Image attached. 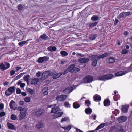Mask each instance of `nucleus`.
<instances>
[{
  "label": "nucleus",
  "mask_w": 132,
  "mask_h": 132,
  "mask_svg": "<svg viewBox=\"0 0 132 132\" xmlns=\"http://www.w3.org/2000/svg\"><path fill=\"white\" fill-rule=\"evenodd\" d=\"M11 119L13 120H15L17 118L16 116L14 114H12L11 116Z\"/></svg>",
  "instance_id": "47"
},
{
  "label": "nucleus",
  "mask_w": 132,
  "mask_h": 132,
  "mask_svg": "<svg viewBox=\"0 0 132 132\" xmlns=\"http://www.w3.org/2000/svg\"><path fill=\"white\" fill-rule=\"evenodd\" d=\"M21 91L20 89L19 88H17L16 89V93L17 94H20L21 93Z\"/></svg>",
  "instance_id": "53"
},
{
  "label": "nucleus",
  "mask_w": 132,
  "mask_h": 132,
  "mask_svg": "<svg viewBox=\"0 0 132 132\" xmlns=\"http://www.w3.org/2000/svg\"><path fill=\"white\" fill-rule=\"evenodd\" d=\"M4 105L3 103H0V110H1L4 109Z\"/></svg>",
  "instance_id": "52"
},
{
  "label": "nucleus",
  "mask_w": 132,
  "mask_h": 132,
  "mask_svg": "<svg viewBox=\"0 0 132 132\" xmlns=\"http://www.w3.org/2000/svg\"><path fill=\"white\" fill-rule=\"evenodd\" d=\"M130 12H123L119 15L118 18L120 19L122 17H126L130 14Z\"/></svg>",
  "instance_id": "9"
},
{
  "label": "nucleus",
  "mask_w": 132,
  "mask_h": 132,
  "mask_svg": "<svg viewBox=\"0 0 132 132\" xmlns=\"http://www.w3.org/2000/svg\"><path fill=\"white\" fill-rule=\"evenodd\" d=\"M127 119V118L126 117L121 116L118 119V120L119 123H123L125 122Z\"/></svg>",
  "instance_id": "13"
},
{
  "label": "nucleus",
  "mask_w": 132,
  "mask_h": 132,
  "mask_svg": "<svg viewBox=\"0 0 132 132\" xmlns=\"http://www.w3.org/2000/svg\"><path fill=\"white\" fill-rule=\"evenodd\" d=\"M47 37H48L46 34H44L40 36V38L44 40H46L47 39Z\"/></svg>",
  "instance_id": "37"
},
{
  "label": "nucleus",
  "mask_w": 132,
  "mask_h": 132,
  "mask_svg": "<svg viewBox=\"0 0 132 132\" xmlns=\"http://www.w3.org/2000/svg\"><path fill=\"white\" fill-rule=\"evenodd\" d=\"M75 65L74 64L71 65L67 69L68 70L69 72H70L72 73V71L73 70L74 67H75Z\"/></svg>",
  "instance_id": "36"
},
{
  "label": "nucleus",
  "mask_w": 132,
  "mask_h": 132,
  "mask_svg": "<svg viewBox=\"0 0 132 132\" xmlns=\"http://www.w3.org/2000/svg\"><path fill=\"white\" fill-rule=\"evenodd\" d=\"M99 19V18L96 15H93L91 18V20L93 21H96L97 20Z\"/></svg>",
  "instance_id": "34"
},
{
  "label": "nucleus",
  "mask_w": 132,
  "mask_h": 132,
  "mask_svg": "<svg viewBox=\"0 0 132 132\" xmlns=\"http://www.w3.org/2000/svg\"><path fill=\"white\" fill-rule=\"evenodd\" d=\"M90 59L93 60H98L99 59V56L96 55H93L90 57Z\"/></svg>",
  "instance_id": "24"
},
{
  "label": "nucleus",
  "mask_w": 132,
  "mask_h": 132,
  "mask_svg": "<svg viewBox=\"0 0 132 132\" xmlns=\"http://www.w3.org/2000/svg\"><path fill=\"white\" fill-rule=\"evenodd\" d=\"M25 85V84L24 83H22L20 85V87L21 88H23Z\"/></svg>",
  "instance_id": "63"
},
{
  "label": "nucleus",
  "mask_w": 132,
  "mask_h": 132,
  "mask_svg": "<svg viewBox=\"0 0 132 132\" xmlns=\"http://www.w3.org/2000/svg\"><path fill=\"white\" fill-rule=\"evenodd\" d=\"M22 73H21L20 74H19V75L17 76L15 78L16 79H19L20 78H21V77L22 76Z\"/></svg>",
  "instance_id": "51"
},
{
  "label": "nucleus",
  "mask_w": 132,
  "mask_h": 132,
  "mask_svg": "<svg viewBox=\"0 0 132 132\" xmlns=\"http://www.w3.org/2000/svg\"><path fill=\"white\" fill-rule=\"evenodd\" d=\"M97 35L95 34H92L89 36V38L91 40H94L96 37Z\"/></svg>",
  "instance_id": "30"
},
{
  "label": "nucleus",
  "mask_w": 132,
  "mask_h": 132,
  "mask_svg": "<svg viewBox=\"0 0 132 132\" xmlns=\"http://www.w3.org/2000/svg\"><path fill=\"white\" fill-rule=\"evenodd\" d=\"M93 80V77L91 76H88L85 77L83 79L84 83H88L92 81Z\"/></svg>",
  "instance_id": "6"
},
{
  "label": "nucleus",
  "mask_w": 132,
  "mask_h": 132,
  "mask_svg": "<svg viewBox=\"0 0 132 132\" xmlns=\"http://www.w3.org/2000/svg\"><path fill=\"white\" fill-rule=\"evenodd\" d=\"M18 9L20 10H21L23 9V7L21 4H19L18 6Z\"/></svg>",
  "instance_id": "54"
},
{
  "label": "nucleus",
  "mask_w": 132,
  "mask_h": 132,
  "mask_svg": "<svg viewBox=\"0 0 132 132\" xmlns=\"http://www.w3.org/2000/svg\"><path fill=\"white\" fill-rule=\"evenodd\" d=\"M29 41V40H28L26 41H22L18 43V44L19 46H22L24 44H25L27 41Z\"/></svg>",
  "instance_id": "41"
},
{
  "label": "nucleus",
  "mask_w": 132,
  "mask_h": 132,
  "mask_svg": "<svg viewBox=\"0 0 132 132\" xmlns=\"http://www.w3.org/2000/svg\"><path fill=\"white\" fill-rule=\"evenodd\" d=\"M27 110L26 108L21 111L19 114V120H21L23 119L26 116L27 113Z\"/></svg>",
  "instance_id": "3"
},
{
  "label": "nucleus",
  "mask_w": 132,
  "mask_h": 132,
  "mask_svg": "<svg viewBox=\"0 0 132 132\" xmlns=\"http://www.w3.org/2000/svg\"><path fill=\"white\" fill-rule=\"evenodd\" d=\"M114 130H115V127H113L109 130V132H112Z\"/></svg>",
  "instance_id": "61"
},
{
  "label": "nucleus",
  "mask_w": 132,
  "mask_h": 132,
  "mask_svg": "<svg viewBox=\"0 0 132 132\" xmlns=\"http://www.w3.org/2000/svg\"><path fill=\"white\" fill-rule=\"evenodd\" d=\"M119 110H115V111H113L112 112V113H115V115L116 116L117 114H118L119 113Z\"/></svg>",
  "instance_id": "56"
},
{
  "label": "nucleus",
  "mask_w": 132,
  "mask_h": 132,
  "mask_svg": "<svg viewBox=\"0 0 132 132\" xmlns=\"http://www.w3.org/2000/svg\"><path fill=\"white\" fill-rule=\"evenodd\" d=\"M128 51L124 49L122 50V53L123 54H125L128 52Z\"/></svg>",
  "instance_id": "58"
},
{
  "label": "nucleus",
  "mask_w": 132,
  "mask_h": 132,
  "mask_svg": "<svg viewBox=\"0 0 132 132\" xmlns=\"http://www.w3.org/2000/svg\"><path fill=\"white\" fill-rule=\"evenodd\" d=\"M47 50L50 51H55L57 48L55 46H51L47 48Z\"/></svg>",
  "instance_id": "26"
},
{
  "label": "nucleus",
  "mask_w": 132,
  "mask_h": 132,
  "mask_svg": "<svg viewBox=\"0 0 132 132\" xmlns=\"http://www.w3.org/2000/svg\"><path fill=\"white\" fill-rule=\"evenodd\" d=\"M67 97V95H62L57 96L56 99L58 101H63L65 100Z\"/></svg>",
  "instance_id": "7"
},
{
  "label": "nucleus",
  "mask_w": 132,
  "mask_h": 132,
  "mask_svg": "<svg viewBox=\"0 0 132 132\" xmlns=\"http://www.w3.org/2000/svg\"><path fill=\"white\" fill-rule=\"evenodd\" d=\"M69 119V118L68 117H66L65 118H62L61 119V122H62L64 121H67Z\"/></svg>",
  "instance_id": "43"
},
{
  "label": "nucleus",
  "mask_w": 132,
  "mask_h": 132,
  "mask_svg": "<svg viewBox=\"0 0 132 132\" xmlns=\"http://www.w3.org/2000/svg\"><path fill=\"white\" fill-rule=\"evenodd\" d=\"M21 95L24 96H25L27 95V94L26 93L24 92H21Z\"/></svg>",
  "instance_id": "64"
},
{
  "label": "nucleus",
  "mask_w": 132,
  "mask_h": 132,
  "mask_svg": "<svg viewBox=\"0 0 132 132\" xmlns=\"http://www.w3.org/2000/svg\"><path fill=\"white\" fill-rule=\"evenodd\" d=\"M5 113L4 112H2L0 113V117H2L5 115Z\"/></svg>",
  "instance_id": "60"
},
{
  "label": "nucleus",
  "mask_w": 132,
  "mask_h": 132,
  "mask_svg": "<svg viewBox=\"0 0 132 132\" xmlns=\"http://www.w3.org/2000/svg\"><path fill=\"white\" fill-rule=\"evenodd\" d=\"M44 126V124L41 121H40L36 124V127L38 129L43 128Z\"/></svg>",
  "instance_id": "14"
},
{
  "label": "nucleus",
  "mask_w": 132,
  "mask_h": 132,
  "mask_svg": "<svg viewBox=\"0 0 132 132\" xmlns=\"http://www.w3.org/2000/svg\"><path fill=\"white\" fill-rule=\"evenodd\" d=\"M85 113L87 114H90L92 112V109L90 108H86L85 110Z\"/></svg>",
  "instance_id": "28"
},
{
  "label": "nucleus",
  "mask_w": 132,
  "mask_h": 132,
  "mask_svg": "<svg viewBox=\"0 0 132 132\" xmlns=\"http://www.w3.org/2000/svg\"><path fill=\"white\" fill-rule=\"evenodd\" d=\"M30 78V76L29 75H27L23 77V79L24 80L28 83L29 81Z\"/></svg>",
  "instance_id": "29"
},
{
  "label": "nucleus",
  "mask_w": 132,
  "mask_h": 132,
  "mask_svg": "<svg viewBox=\"0 0 132 132\" xmlns=\"http://www.w3.org/2000/svg\"><path fill=\"white\" fill-rule=\"evenodd\" d=\"M60 54L62 56H65L68 55V53L65 51H61L60 52Z\"/></svg>",
  "instance_id": "38"
},
{
  "label": "nucleus",
  "mask_w": 132,
  "mask_h": 132,
  "mask_svg": "<svg viewBox=\"0 0 132 132\" xmlns=\"http://www.w3.org/2000/svg\"><path fill=\"white\" fill-rule=\"evenodd\" d=\"M7 126L9 129L10 130H16V129L14 125L13 124L9 122H7Z\"/></svg>",
  "instance_id": "12"
},
{
  "label": "nucleus",
  "mask_w": 132,
  "mask_h": 132,
  "mask_svg": "<svg viewBox=\"0 0 132 132\" xmlns=\"http://www.w3.org/2000/svg\"><path fill=\"white\" fill-rule=\"evenodd\" d=\"M4 64L3 63L0 64V69L2 71L8 69L10 66V64L7 62H5Z\"/></svg>",
  "instance_id": "4"
},
{
  "label": "nucleus",
  "mask_w": 132,
  "mask_h": 132,
  "mask_svg": "<svg viewBox=\"0 0 132 132\" xmlns=\"http://www.w3.org/2000/svg\"><path fill=\"white\" fill-rule=\"evenodd\" d=\"M15 73V71L13 70H12L10 71V75L11 76H13Z\"/></svg>",
  "instance_id": "57"
},
{
  "label": "nucleus",
  "mask_w": 132,
  "mask_h": 132,
  "mask_svg": "<svg viewBox=\"0 0 132 132\" xmlns=\"http://www.w3.org/2000/svg\"><path fill=\"white\" fill-rule=\"evenodd\" d=\"M105 125V123H102L100 124L96 129H95V130H98L100 129L103 128Z\"/></svg>",
  "instance_id": "31"
},
{
  "label": "nucleus",
  "mask_w": 132,
  "mask_h": 132,
  "mask_svg": "<svg viewBox=\"0 0 132 132\" xmlns=\"http://www.w3.org/2000/svg\"><path fill=\"white\" fill-rule=\"evenodd\" d=\"M86 104L87 106L89 107L90 105V102L88 100H86L85 101Z\"/></svg>",
  "instance_id": "48"
},
{
  "label": "nucleus",
  "mask_w": 132,
  "mask_h": 132,
  "mask_svg": "<svg viewBox=\"0 0 132 132\" xmlns=\"http://www.w3.org/2000/svg\"><path fill=\"white\" fill-rule=\"evenodd\" d=\"M15 87L14 86L9 87L7 90L5 91V95L7 96L11 95L13 93L15 92Z\"/></svg>",
  "instance_id": "2"
},
{
  "label": "nucleus",
  "mask_w": 132,
  "mask_h": 132,
  "mask_svg": "<svg viewBox=\"0 0 132 132\" xmlns=\"http://www.w3.org/2000/svg\"><path fill=\"white\" fill-rule=\"evenodd\" d=\"M129 107L128 105H125L122 106V111L124 113H126L128 111V108Z\"/></svg>",
  "instance_id": "22"
},
{
  "label": "nucleus",
  "mask_w": 132,
  "mask_h": 132,
  "mask_svg": "<svg viewBox=\"0 0 132 132\" xmlns=\"http://www.w3.org/2000/svg\"><path fill=\"white\" fill-rule=\"evenodd\" d=\"M27 91L31 95H33L34 93V91L32 89L29 88L27 89Z\"/></svg>",
  "instance_id": "42"
},
{
  "label": "nucleus",
  "mask_w": 132,
  "mask_h": 132,
  "mask_svg": "<svg viewBox=\"0 0 132 132\" xmlns=\"http://www.w3.org/2000/svg\"><path fill=\"white\" fill-rule=\"evenodd\" d=\"M53 72H51L48 71L44 72L42 73V77L41 78V80H44L48 76L53 75Z\"/></svg>",
  "instance_id": "5"
},
{
  "label": "nucleus",
  "mask_w": 132,
  "mask_h": 132,
  "mask_svg": "<svg viewBox=\"0 0 132 132\" xmlns=\"http://www.w3.org/2000/svg\"><path fill=\"white\" fill-rule=\"evenodd\" d=\"M113 76L114 75L112 74L100 76L99 77V80L102 81H106L111 79Z\"/></svg>",
  "instance_id": "1"
},
{
  "label": "nucleus",
  "mask_w": 132,
  "mask_h": 132,
  "mask_svg": "<svg viewBox=\"0 0 132 132\" xmlns=\"http://www.w3.org/2000/svg\"><path fill=\"white\" fill-rule=\"evenodd\" d=\"M9 106L10 108L12 110H15L16 106V104L15 102L13 100H12L9 104Z\"/></svg>",
  "instance_id": "11"
},
{
  "label": "nucleus",
  "mask_w": 132,
  "mask_h": 132,
  "mask_svg": "<svg viewBox=\"0 0 132 132\" xmlns=\"http://www.w3.org/2000/svg\"><path fill=\"white\" fill-rule=\"evenodd\" d=\"M22 68L20 67H16L15 68V72H18L19 70L21 69Z\"/></svg>",
  "instance_id": "50"
},
{
  "label": "nucleus",
  "mask_w": 132,
  "mask_h": 132,
  "mask_svg": "<svg viewBox=\"0 0 132 132\" xmlns=\"http://www.w3.org/2000/svg\"><path fill=\"white\" fill-rule=\"evenodd\" d=\"M80 69L78 68H75L74 67L72 71V73H76L80 71Z\"/></svg>",
  "instance_id": "35"
},
{
  "label": "nucleus",
  "mask_w": 132,
  "mask_h": 132,
  "mask_svg": "<svg viewBox=\"0 0 132 132\" xmlns=\"http://www.w3.org/2000/svg\"><path fill=\"white\" fill-rule=\"evenodd\" d=\"M44 111L43 109H40L35 113V115L36 116L39 117L42 115Z\"/></svg>",
  "instance_id": "16"
},
{
  "label": "nucleus",
  "mask_w": 132,
  "mask_h": 132,
  "mask_svg": "<svg viewBox=\"0 0 132 132\" xmlns=\"http://www.w3.org/2000/svg\"><path fill=\"white\" fill-rule=\"evenodd\" d=\"M115 61V59L113 57H109L106 60V62L108 63H113Z\"/></svg>",
  "instance_id": "23"
},
{
  "label": "nucleus",
  "mask_w": 132,
  "mask_h": 132,
  "mask_svg": "<svg viewBox=\"0 0 132 132\" xmlns=\"http://www.w3.org/2000/svg\"><path fill=\"white\" fill-rule=\"evenodd\" d=\"M23 109V108L21 106H19L16 109L18 110V111H21Z\"/></svg>",
  "instance_id": "55"
},
{
  "label": "nucleus",
  "mask_w": 132,
  "mask_h": 132,
  "mask_svg": "<svg viewBox=\"0 0 132 132\" xmlns=\"http://www.w3.org/2000/svg\"><path fill=\"white\" fill-rule=\"evenodd\" d=\"M128 71H119L117 72L116 74L115 75L116 76H122L127 73Z\"/></svg>",
  "instance_id": "19"
},
{
  "label": "nucleus",
  "mask_w": 132,
  "mask_h": 132,
  "mask_svg": "<svg viewBox=\"0 0 132 132\" xmlns=\"http://www.w3.org/2000/svg\"><path fill=\"white\" fill-rule=\"evenodd\" d=\"M73 90L72 87H69L66 88L64 90V92L65 94H67L71 92Z\"/></svg>",
  "instance_id": "17"
},
{
  "label": "nucleus",
  "mask_w": 132,
  "mask_h": 132,
  "mask_svg": "<svg viewBox=\"0 0 132 132\" xmlns=\"http://www.w3.org/2000/svg\"><path fill=\"white\" fill-rule=\"evenodd\" d=\"M104 106H108L110 104V101L109 100H105L104 102Z\"/></svg>",
  "instance_id": "39"
},
{
  "label": "nucleus",
  "mask_w": 132,
  "mask_h": 132,
  "mask_svg": "<svg viewBox=\"0 0 132 132\" xmlns=\"http://www.w3.org/2000/svg\"><path fill=\"white\" fill-rule=\"evenodd\" d=\"M97 61L96 60H94L92 63V65L93 66H95L97 64Z\"/></svg>",
  "instance_id": "49"
},
{
  "label": "nucleus",
  "mask_w": 132,
  "mask_h": 132,
  "mask_svg": "<svg viewBox=\"0 0 132 132\" xmlns=\"http://www.w3.org/2000/svg\"><path fill=\"white\" fill-rule=\"evenodd\" d=\"M62 75V73H59L57 74L54 75L52 77V78L54 79H57L61 76Z\"/></svg>",
  "instance_id": "33"
},
{
  "label": "nucleus",
  "mask_w": 132,
  "mask_h": 132,
  "mask_svg": "<svg viewBox=\"0 0 132 132\" xmlns=\"http://www.w3.org/2000/svg\"><path fill=\"white\" fill-rule=\"evenodd\" d=\"M73 106L75 109H77L80 107V105L77 102H76L73 103Z\"/></svg>",
  "instance_id": "32"
},
{
  "label": "nucleus",
  "mask_w": 132,
  "mask_h": 132,
  "mask_svg": "<svg viewBox=\"0 0 132 132\" xmlns=\"http://www.w3.org/2000/svg\"><path fill=\"white\" fill-rule=\"evenodd\" d=\"M110 54L109 53H107L102 54L99 56L100 59V58H103L109 56Z\"/></svg>",
  "instance_id": "27"
},
{
  "label": "nucleus",
  "mask_w": 132,
  "mask_h": 132,
  "mask_svg": "<svg viewBox=\"0 0 132 132\" xmlns=\"http://www.w3.org/2000/svg\"><path fill=\"white\" fill-rule=\"evenodd\" d=\"M49 59V57L47 56H44L39 58L37 60V61L39 63H41L43 62L44 61H47Z\"/></svg>",
  "instance_id": "10"
},
{
  "label": "nucleus",
  "mask_w": 132,
  "mask_h": 132,
  "mask_svg": "<svg viewBox=\"0 0 132 132\" xmlns=\"http://www.w3.org/2000/svg\"><path fill=\"white\" fill-rule=\"evenodd\" d=\"M24 102L23 101H20L19 102V104L22 106L24 105Z\"/></svg>",
  "instance_id": "62"
},
{
  "label": "nucleus",
  "mask_w": 132,
  "mask_h": 132,
  "mask_svg": "<svg viewBox=\"0 0 132 132\" xmlns=\"http://www.w3.org/2000/svg\"><path fill=\"white\" fill-rule=\"evenodd\" d=\"M115 130L117 132H123V130L120 126H118L115 127Z\"/></svg>",
  "instance_id": "21"
},
{
  "label": "nucleus",
  "mask_w": 132,
  "mask_h": 132,
  "mask_svg": "<svg viewBox=\"0 0 132 132\" xmlns=\"http://www.w3.org/2000/svg\"><path fill=\"white\" fill-rule=\"evenodd\" d=\"M89 61V59L88 58H81L79 59L78 62L81 63H85Z\"/></svg>",
  "instance_id": "15"
},
{
  "label": "nucleus",
  "mask_w": 132,
  "mask_h": 132,
  "mask_svg": "<svg viewBox=\"0 0 132 132\" xmlns=\"http://www.w3.org/2000/svg\"><path fill=\"white\" fill-rule=\"evenodd\" d=\"M94 100L97 102H99L100 101L101 98V96L98 94H96L93 97Z\"/></svg>",
  "instance_id": "20"
},
{
  "label": "nucleus",
  "mask_w": 132,
  "mask_h": 132,
  "mask_svg": "<svg viewBox=\"0 0 132 132\" xmlns=\"http://www.w3.org/2000/svg\"><path fill=\"white\" fill-rule=\"evenodd\" d=\"M54 113H55L53 115V117L54 118H56L61 116L63 114L62 112H61Z\"/></svg>",
  "instance_id": "18"
},
{
  "label": "nucleus",
  "mask_w": 132,
  "mask_h": 132,
  "mask_svg": "<svg viewBox=\"0 0 132 132\" xmlns=\"http://www.w3.org/2000/svg\"><path fill=\"white\" fill-rule=\"evenodd\" d=\"M64 105L65 107H70V104L68 102H65Z\"/></svg>",
  "instance_id": "44"
},
{
  "label": "nucleus",
  "mask_w": 132,
  "mask_h": 132,
  "mask_svg": "<svg viewBox=\"0 0 132 132\" xmlns=\"http://www.w3.org/2000/svg\"><path fill=\"white\" fill-rule=\"evenodd\" d=\"M24 101L27 103H29L30 101V98L29 97H26L24 99Z\"/></svg>",
  "instance_id": "45"
},
{
  "label": "nucleus",
  "mask_w": 132,
  "mask_h": 132,
  "mask_svg": "<svg viewBox=\"0 0 132 132\" xmlns=\"http://www.w3.org/2000/svg\"><path fill=\"white\" fill-rule=\"evenodd\" d=\"M97 22H95L91 23L89 25V27H93L95 26H96L97 24Z\"/></svg>",
  "instance_id": "46"
},
{
  "label": "nucleus",
  "mask_w": 132,
  "mask_h": 132,
  "mask_svg": "<svg viewBox=\"0 0 132 132\" xmlns=\"http://www.w3.org/2000/svg\"><path fill=\"white\" fill-rule=\"evenodd\" d=\"M61 128H63L65 130H69L71 128V126L70 125H69L68 126L66 127H61Z\"/></svg>",
  "instance_id": "40"
},
{
  "label": "nucleus",
  "mask_w": 132,
  "mask_h": 132,
  "mask_svg": "<svg viewBox=\"0 0 132 132\" xmlns=\"http://www.w3.org/2000/svg\"><path fill=\"white\" fill-rule=\"evenodd\" d=\"M67 60H64L61 61V64H64L67 63Z\"/></svg>",
  "instance_id": "59"
},
{
  "label": "nucleus",
  "mask_w": 132,
  "mask_h": 132,
  "mask_svg": "<svg viewBox=\"0 0 132 132\" xmlns=\"http://www.w3.org/2000/svg\"><path fill=\"white\" fill-rule=\"evenodd\" d=\"M39 79L38 78H35L32 80L31 81V84H32L35 85L37 84L39 81Z\"/></svg>",
  "instance_id": "25"
},
{
  "label": "nucleus",
  "mask_w": 132,
  "mask_h": 132,
  "mask_svg": "<svg viewBox=\"0 0 132 132\" xmlns=\"http://www.w3.org/2000/svg\"><path fill=\"white\" fill-rule=\"evenodd\" d=\"M55 106L56 104L52 105L51 106V107L52 108L51 112L52 113L57 112L60 111V108L58 106L56 107Z\"/></svg>",
  "instance_id": "8"
}]
</instances>
